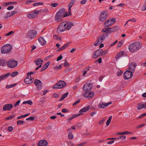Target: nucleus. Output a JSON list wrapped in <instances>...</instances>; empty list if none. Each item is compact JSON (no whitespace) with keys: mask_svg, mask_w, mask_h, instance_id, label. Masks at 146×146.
<instances>
[{"mask_svg":"<svg viewBox=\"0 0 146 146\" xmlns=\"http://www.w3.org/2000/svg\"><path fill=\"white\" fill-rule=\"evenodd\" d=\"M105 120V119H102L99 122V124L100 125H102L104 123Z\"/></svg>","mask_w":146,"mask_h":146,"instance_id":"obj_58","label":"nucleus"},{"mask_svg":"<svg viewBox=\"0 0 146 146\" xmlns=\"http://www.w3.org/2000/svg\"><path fill=\"white\" fill-rule=\"evenodd\" d=\"M123 52L121 51L118 53L115 56V58L116 60L118 59L120 57L123 56Z\"/></svg>","mask_w":146,"mask_h":146,"instance_id":"obj_28","label":"nucleus"},{"mask_svg":"<svg viewBox=\"0 0 146 146\" xmlns=\"http://www.w3.org/2000/svg\"><path fill=\"white\" fill-rule=\"evenodd\" d=\"M14 33V31H10L8 33H7L6 34H5V35L6 36H8L10 35L11 34H12L13 33Z\"/></svg>","mask_w":146,"mask_h":146,"instance_id":"obj_55","label":"nucleus"},{"mask_svg":"<svg viewBox=\"0 0 146 146\" xmlns=\"http://www.w3.org/2000/svg\"><path fill=\"white\" fill-rule=\"evenodd\" d=\"M94 94L93 92H88L83 93V96L87 98L88 99H91L94 96Z\"/></svg>","mask_w":146,"mask_h":146,"instance_id":"obj_15","label":"nucleus"},{"mask_svg":"<svg viewBox=\"0 0 146 146\" xmlns=\"http://www.w3.org/2000/svg\"><path fill=\"white\" fill-rule=\"evenodd\" d=\"M96 112L94 111L91 112L90 113V115L91 116H93L95 114H96Z\"/></svg>","mask_w":146,"mask_h":146,"instance_id":"obj_63","label":"nucleus"},{"mask_svg":"<svg viewBox=\"0 0 146 146\" xmlns=\"http://www.w3.org/2000/svg\"><path fill=\"white\" fill-rule=\"evenodd\" d=\"M16 85L15 84H13L10 85H7L6 86V88L8 89L14 87Z\"/></svg>","mask_w":146,"mask_h":146,"instance_id":"obj_44","label":"nucleus"},{"mask_svg":"<svg viewBox=\"0 0 146 146\" xmlns=\"http://www.w3.org/2000/svg\"><path fill=\"white\" fill-rule=\"evenodd\" d=\"M87 143V141H85L84 142L77 145V146H83L85 145Z\"/></svg>","mask_w":146,"mask_h":146,"instance_id":"obj_49","label":"nucleus"},{"mask_svg":"<svg viewBox=\"0 0 146 146\" xmlns=\"http://www.w3.org/2000/svg\"><path fill=\"white\" fill-rule=\"evenodd\" d=\"M62 58V57L61 55L59 56L57 58L56 61H58L60 60H61Z\"/></svg>","mask_w":146,"mask_h":146,"instance_id":"obj_62","label":"nucleus"},{"mask_svg":"<svg viewBox=\"0 0 146 146\" xmlns=\"http://www.w3.org/2000/svg\"><path fill=\"white\" fill-rule=\"evenodd\" d=\"M99 50H96L93 55V57L94 58H96L100 56Z\"/></svg>","mask_w":146,"mask_h":146,"instance_id":"obj_26","label":"nucleus"},{"mask_svg":"<svg viewBox=\"0 0 146 146\" xmlns=\"http://www.w3.org/2000/svg\"><path fill=\"white\" fill-rule=\"evenodd\" d=\"M78 116L76 114H73L72 115V116L70 117L67 120L68 121V123L70 121H71L75 117H76Z\"/></svg>","mask_w":146,"mask_h":146,"instance_id":"obj_34","label":"nucleus"},{"mask_svg":"<svg viewBox=\"0 0 146 146\" xmlns=\"http://www.w3.org/2000/svg\"><path fill=\"white\" fill-rule=\"evenodd\" d=\"M6 60L3 59H0V66H5Z\"/></svg>","mask_w":146,"mask_h":146,"instance_id":"obj_29","label":"nucleus"},{"mask_svg":"<svg viewBox=\"0 0 146 146\" xmlns=\"http://www.w3.org/2000/svg\"><path fill=\"white\" fill-rule=\"evenodd\" d=\"M118 42L117 40H115L114 42L112 43L110 45V46H113L114 45L117 43Z\"/></svg>","mask_w":146,"mask_h":146,"instance_id":"obj_61","label":"nucleus"},{"mask_svg":"<svg viewBox=\"0 0 146 146\" xmlns=\"http://www.w3.org/2000/svg\"><path fill=\"white\" fill-rule=\"evenodd\" d=\"M142 105H141V104H138L137 106V109L139 110H140L142 109Z\"/></svg>","mask_w":146,"mask_h":146,"instance_id":"obj_50","label":"nucleus"},{"mask_svg":"<svg viewBox=\"0 0 146 146\" xmlns=\"http://www.w3.org/2000/svg\"><path fill=\"white\" fill-rule=\"evenodd\" d=\"M90 108V106H87L86 107L84 108L79 111V113L78 114H76L77 116H79L83 114H84V113L85 112L87 111H88Z\"/></svg>","mask_w":146,"mask_h":146,"instance_id":"obj_18","label":"nucleus"},{"mask_svg":"<svg viewBox=\"0 0 146 146\" xmlns=\"http://www.w3.org/2000/svg\"><path fill=\"white\" fill-rule=\"evenodd\" d=\"M73 4L71 3H69L68 5V12L69 13V14H70V11H71V8L73 5Z\"/></svg>","mask_w":146,"mask_h":146,"instance_id":"obj_40","label":"nucleus"},{"mask_svg":"<svg viewBox=\"0 0 146 146\" xmlns=\"http://www.w3.org/2000/svg\"><path fill=\"white\" fill-rule=\"evenodd\" d=\"M34 84L36 86L37 89L38 90H40L42 87V83L40 80L38 79H35L34 82Z\"/></svg>","mask_w":146,"mask_h":146,"instance_id":"obj_12","label":"nucleus"},{"mask_svg":"<svg viewBox=\"0 0 146 146\" xmlns=\"http://www.w3.org/2000/svg\"><path fill=\"white\" fill-rule=\"evenodd\" d=\"M47 141L44 139H42L38 141L37 144V146H46L48 145Z\"/></svg>","mask_w":146,"mask_h":146,"instance_id":"obj_19","label":"nucleus"},{"mask_svg":"<svg viewBox=\"0 0 146 146\" xmlns=\"http://www.w3.org/2000/svg\"><path fill=\"white\" fill-rule=\"evenodd\" d=\"M21 100H19L14 105V106L15 107H16V106H18L20 103Z\"/></svg>","mask_w":146,"mask_h":146,"instance_id":"obj_52","label":"nucleus"},{"mask_svg":"<svg viewBox=\"0 0 146 146\" xmlns=\"http://www.w3.org/2000/svg\"><path fill=\"white\" fill-rule=\"evenodd\" d=\"M92 85L91 83H86L84 84L83 87V90L85 91L90 90L92 88Z\"/></svg>","mask_w":146,"mask_h":146,"instance_id":"obj_16","label":"nucleus"},{"mask_svg":"<svg viewBox=\"0 0 146 146\" xmlns=\"http://www.w3.org/2000/svg\"><path fill=\"white\" fill-rule=\"evenodd\" d=\"M33 79L31 78H29L26 77L24 79V82L27 84H30L32 83L33 81Z\"/></svg>","mask_w":146,"mask_h":146,"instance_id":"obj_22","label":"nucleus"},{"mask_svg":"<svg viewBox=\"0 0 146 146\" xmlns=\"http://www.w3.org/2000/svg\"><path fill=\"white\" fill-rule=\"evenodd\" d=\"M34 119V117L33 116H31L29 118H27L26 120V121H27V120H29L33 121Z\"/></svg>","mask_w":146,"mask_h":146,"instance_id":"obj_51","label":"nucleus"},{"mask_svg":"<svg viewBox=\"0 0 146 146\" xmlns=\"http://www.w3.org/2000/svg\"><path fill=\"white\" fill-rule=\"evenodd\" d=\"M13 106L11 104H7L5 105L3 107V111H10L13 108Z\"/></svg>","mask_w":146,"mask_h":146,"instance_id":"obj_17","label":"nucleus"},{"mask_svg":"<svg viewBox=\"0 0 146 146\" xmlns=\"http://www.w3.org/2000/svg\"><path fill=\"white\" fill-rule=\"evenodd\" d=\"M134 72L130 70L126 71L124 73L123 78L126 80H128L130 78L133 76V73Z\"/></svg>","mask_w":146,"mask_h":146,"instance_id":"obj_11","label":"nucleus"},{"mask_svg":"<svg viewBox=\"0 0 146 146\" xmlns=\"http://www.w3.org/2000/svg\"><path fill=\"white\" fill-rule=\"evenodd\" d=\"M37 34V32L35 30H31L29 31L27 34L26 37L30 40L34 39Z\"/></svg>","mask_w":146,"mask_h":146,"instance_id":"obj_3","label":"nucleus"},{"mask_svg":"<svg viewBox=\"0 0 146 146\" xmlns=\"http://www.w3.org/2000/svg\"><path fill=\"white\" fill-rule=\"evenodd\" d=\"M76 129V127L75 126H73L71 127L70 128L68 129L67 130V131H72L71 129Z\"/></svg>","mask_w":146,"mask_h":146,"instance_id":"obj_47","label":"nucleus"},{"mask_svg":"<svg viewBox=\"0 0 146 146\" xmlns=\"http://www.w3.org/2000/svg\"><path fill=\"white\" fill-rule=\"evenodd\" d=\"M137 66L136 64L134 62H129V65L128 70H130L133 72L135 71V69Z\"/></svg>","mask_w":146,"mask_h":146,"instance_id":"obj_14","label":"nucleus"},{"mask_svg":"<svg viewBox=\"0 0 146 146\" xmlns=\"http://www.w3.org/2000/svg\"><path fill=\"white\" fill-rule=\"evenodd\" d=\"M12 48V46L11 44H7L2 47L1 52L4 54L8 53L11 51Z\"/></svg>","mask_w":146,"mask_h":146,"instance_id":"obj_4","label":"nucleus"},{"mask_svg":"<svg viewBox=\"0 0 146 146\" xmlns=\"http://www.w3.org/2000/svg\"><path fill=\"white\" fill-rule=\"evenodd\" d=\"M38 13L39 11L37 10H35L33 12L28 14L27 15V17L30 19L34 18L38 15Z\"/></svg>","mask_w":146,"mask_h":146,"instance_id":"obj_13","label":"nucleus"},{"mask_svg":"<svg viewBox=\"0 0 146 146\" xmlns=\"http://www.w3.org/2000/svg\"><path fill=\"white\" fill-rule=\"evenodd\" d=\"M66 83L63 80H60L56 84L52 86L53 89H61L66 86Z\"/></svg>","mask_w":146,"mask_h":146,"instance_id":"obj_5","label":"nucleus"},{"mask_svg":"<svg viewBox=\"0 0 146 146\" xmlns=\"http://www.w3.org/2000/svg\"><path fill=\"white\" fill-rule=\"evenodd\" d=\"M67 27V22L65 21L62 22L60 25L58 27Z\"/></svg>","mask_w":146,"mask_h":146,"instance_id":"obj_31","label":"nucleus"},{"mask_svg":"<svg viewBox=\"0 0 146 146\" xmlns=\"http://www.w3.org/2000/svg\"><path fill=\"white\" fill-rule=\"evenodd\" d=\"M130 132L127 131H125L122 132H119L116 133V135H122L123 134H127L130 133Z\"/></svg>","mask_w":146,"mask_h":146,"instance_id":"obj_33","label":"nucleus"},{"mask_svg":"<svg viewBox=\"0 0 146 146\" xmlns=\"http://www.w3.org/2000/svg\"><path fill=\"white\" fill-rule=\"evenodd\" d=\"M71 12H70V14H69V13L68 12V13L67 12H66L65 11V13H64L63 15V17H64L68 16H69L70 15H71Z\"/></svg>","mask_w":146,"mask_h":146,"instance_id":"obj_48","label":"nucleus"},{"mask_svg":"<svg viewBox=\"0 0 146 146\" xmlns=\"http://www.w3.org/2000/svg\"><path fill=\"white\" fill-rule=\"evenodd\" d=\"M7 63L8 67L10 68H14L18 64L17 62L13 59L9 60L7 62Z\"/></svg>","mask_w":146,"mask_h":146,"instance_id":"obj_10","label":"nucleus"},{"mask_svg":"<svg viewBox=\"0 0 146 146\" xmlns=\"http://www.w3.org/2000/svg\"><path fill=\"white\" fill-rule=\"evenodd\" d=\"M8 130L10 132L13 129V128L12 127L9 126L8 128Z\"/></svg>","mask_w":146,"mask_h":146,"instance_id":"obj_59","label":"nucleus"},{"mask_svg":"<svg viewBox=\"0 0 146 146\" xmlns=\"http://www.w3.org/2000/svg\"><path fill=\"white\" fill-rule=\"evenodd\" d=\"M111 104V102H108L107 103H100L98 107L100 108H105L107 106H109Z\"/></svg>","mask_w":146,"mask_h":146,"instance_id":"obj_20","label":"nucleus"},{"mask_svg":"<svg viewBox=\"0 0 146 146\" xmlns=\"http://www.w3.org/2000/svg\"><path fill=\"white\" fill-rule=\"evenodd\" d=\"M74 26V24L72 22H67V27H72Z\"/></svg>","mask_w":146,"mask_h":146,"instance_id":"obj_37","label":"nucleus"},{"mask_svg":"<svg viewBox=\"0 0 146 146\" xmlns=\"http://www.w3.org/2000/svg\"><path fill=\"white\" fill-rule=\"evenodd\" d=\"M43 4V3L42 2H38L33 3V5L34 6H37L39 5H42Z\"/></svg>","mask_w":146,"mask_h":146,"instance_id":"obj_43","label":"nucleus"},{"mask_svg":"<svg viewBox=\"0 0 146 146\" xmlns=\"http://www.w3.org/2000/svg\"><path fill=\"white\" fill-rule=\"evenodd\" d=\"M69 134L68 137L69 139H72L73 138V135L72 133V131H68Z\"/></svg>","mask_w":146,"mask_h":146,"instance_id":"obj_35","label":"nucleus"},{"mask_svg":"<svg viewBox=\"0 0 146 146\" xmlns=\"http://www.w3.org/2000/svg\"><path fill=\"white\" fill-rule=\"evenodd\" d=\"M106 11H102L99 17V20L101 22H104L106 19L107 17V14Z\"/></svg>","mask_w":146,"mask_h":146,"instance_id":"obj_9","label":"nucleus"},{"mask_svg":"<svg viewBox=\"0 0 146 146\" xmlns=\"http://www.w3.org/2000/svg\"><path fill=\"white\" fill-rule=\"evenodd\" d=\"M116 30H117L115 29L114 28H104L102 31V32L103 33L101 34L98 37L97 41L94 44V45L96 46H98L100 43H102L104 41L110 33Z\"/></svg>","mask_w":146,"mask_h":146,"instance_id":"obj_1","label":"nucleus"},{"mask_svg":"<svg viewBox=\"0 0 146 146\" xmlns=\"http://www.w3.org/2000/svg\"><path fill=\"white\" fill-rule=\"evenodd\" d=\"M68 92H67L66 93L64 94H63L62 96L61 97V98L60 100H59L60 101H61L63 100L64 98H65L66 97H67L68 95Z\"/></svg>","mask_w":146,"mask_h":146,"instance_id":"obj_32","label":"nucleus"},{"mask_svg":"<svg viewBox=\"0 0 146 146\" xmlns=\"http://www.w3.org/2000/svg\"><path fill=\"white\" fill-rule=\"evenodd\" d=\"M62 112L63 113H67L68 112V111L66 109L64 108L62 110Z\"/></svg>","mask_w":146,"mask_h":146,"instance_id":"obj_60","label":"nucleus"},{"mask_svg":"<svg viewBox=\"0 0 146 146\" xmlns=\"http://www.w3.org/2000/svg\"><path fill=\"white\" fill-rule=\"evenodd\" d=\"M65 13V10L64 9L62 8L60 9L56 13L55 17V20L56 21H58L62 17H63L64 13Z\"/></svg>","mask_w":146,"mask_h":146,"instance_id":"obj_6","label":"nucleus"},{"mask_svg":"<svg viewBox=\"0 0 146 146\" xmlns=\"http://www.w3.org/2000/svg\"><path fill=\"white\" fill-rule=\"evenodd\" d=\"M25 123V121L22 120H18L17 121V124L18 125H23Z\"/></svg>","mask_w":146,"mask_h":146,"instance_id":"obj_42","label":"nucleus"},{"mask_svg":"<svg viewBox=\"0 0 146 146\" xmlns=\"http://www.w3.org/2000/svg\"><path fill=\"white\" fill-rule=\"evenodd\" d=\"M70 28H64L61 29V28H57V32L58 33H61L66 30L68 31L70 30Z\"/></svg>","mask_w":146,"mask_h":146,"instance_id":"obj_24","label":"nucleus"},{"mask_svg":"<svg viewBox=\"0 0 146 146\" xmlns=\"http://www.w3.org/2000/svg\"><path fill=\"white\" fill-rule=\"evenodd\" d=\"M14 115H11L9 117H7V118H5V119L6 120H9L13 118L14 117Z\"/></svg>","mask_w":146,"mask_h":146,"instance_id":"obj_54","label":"nucleus"},{"mask_svg":"<svg viewBox=\"0 0 146 146\" xmlns=\"http://www.w3.org/2000/svg\"><path fill=\"white\" fill-rule=\"evenodd\" d=\"M80 102V100H78L75 102L73 104V106H75L76 105L78 104L79 102Z\"/></svg>","mask_w":146,"mask_h":146,"instance_id":"obj_57","label":"nucleus"},{"mask_svg":"<svg viewBox=\"0 0 146 146\" xmlns=\"http://www.w3.org/2000/svg\"><path fill=\"white\" fill-rule=\"evenodd\" d=\"M58 5V4L57 3H53L51 4L50 5L53 7H55L57 6Z\"/></svg>","mask_w":146,"mask_h":146,"instance_id":"obj_53","label":"nucleus"},{"mask_svg":"<svg viewBox=\"0 0 146 146\" xmlns=\"http://www.w3.org/2000/svg\"><path fill=\"white\" fill-rule=\"evenodd\" d=\"M69 45V43H67L65 44L64 45L61 47L60 48H59L58 50L57 51H59L62 50H63L66 48H67Z\"/></svg>","mask_w":146,"mask_h":146,"instance_id":"obj_27","label":"nucleus"},{"mask_svg":"<svg viewBox=\"0 0 146 146\" xmlns=\"http://www.w3.org/2000/svg\"><path fill=\"white\" fill-rule=\"evenodd\" d=\"M136 21V19L134 18H133L131 19H130L127 21L125 24V25L126 24H127V23H129V22H135Z\"/></svg>","mask_w":146,"mask_h":146,"instance_id":"obj_39","label":"nucleus"},{"mask_svg":"<svg viewBox=\"0 0 146 146\" xmlns=\"http://www.w3.org/2000/svg\"><path fill=\"white\" fill-rule=\"evenodd\" d=\"M50 64V62H48L47 63H46L42 67V68L40 70V71L41 72L44 70L48 67V66H49Z\"/></svg>","mask_w":146,"mask_h":146,"instance_id":"obj_25","label":"nucleus"},{"mask_svg":"<svg viewBox=\"0 0 146 146\" xmlns=\"http://www.w3.org/2000/svg\"><path fill=\"white\" fill-rule=\"evenodd\" d=\"M43 62V60L40 58L37 59L34 61L35 63L37 66H39L40 64H42Z\"/></svg>","mask_w":146,"mask_h":146,"instance_id":"obj_23","label":"nucleus"},{"mask_svg":"<svg viewBox=\"0 0 146 146\" xmlns=\"http://www.w3.org/2000/svg\"><path fill=\"white\" fill-rule=\"evenodd\" d=\"M70 64L66 62V60H65V62L64 64V66L65 67H67L69 66Z\"/></svg>","mask_w":146,"mask_h":146,"instance_id":"obj_56","label":"nucleus"},{"mask_svg":"<svg viewBox=\"0 0 146 146\" xmlns=\"http://www.w3.org/2000/svg\"><path fill=\"white\" fill-rule=\"evenodd\" d=\"M18 72L17 71L12 72L11 74L8 73L4 75H2L0 76V82L5 79L8 77L10 75L11 77H13L17 75Z\"/></svg>","mask_w":146,"mask_h":146,"instance_id":"obj_7","label":"nucleus"},{"mask_svg":"<svg viewBox=\"0 0 146 146\" xmlns=\"http://www.w3.org/2000/svg\"><path fill=\"white\" fill-rule=\"evenodd\" d=\"M141 45L140 42H134L129 45L128 49L130 52H134L140 49L141 47Z\"/></svg>","mask_w":146,"mask_h":146,"instance_id":"obj_2","label":"nucleus"},{"mask_svg":"<svg viewBox=\"0 0 146 146\" xmlns=\"http://www.w3.org/2000/svg\"><path fill=\"white\" fill-rule=\"evenodd\" d=\"M38 41L40 44L42 45H44L46 44V41L44 40L43 38L42 37H39L38 39Z\"/></svg>","mask_w":146,"mask_h":146,"instance_id":"obj_21","label":"nucleus"},{"mask_svg":"<svg viewBox=\"0 0 146 146\" xmlns=\"http://www.w3.org/2000/svg\"><path fill=\"white\" fill-rule=\"evenodd\" d=\"M112 119V116H110L109 117L108 120L106 122V124L107 126H108L110 123L111 120Z\"/></svg>","mask_w":146,"mask_h":146,"instance_id":"obj_38","label":"nucleus"},{"mask_svg":"<svg viewBox=\"0 0 146 146\" xmlns=\"http://www.w3.org/2000/svg\"><path fill=\"white\" fill-rule=\"evenodd\" d=\"M126 138V136L125 135L120 136L117 137H114L112 138V139L114 140H118L119 139H121V140H123Z\"/></svg>","mask_w":146,"mask_h":146,"instance_id":"obj_30","label":"nucleus"},{"mask_svg":"<svg viewBox=\"0 0 146 146\" xmlns=\"http://www.w3.org/2000/svg\"><path fill=\"white\" fill-rule=\"evenodd\" d=\"M146 115V113H143V114H142L139 117H137L136 118V119H140L141 118H142L145 117Z\"/></svg>","mask_w":146,"mask_h":146,"instance_id":"obj_45","label":"nucleus"},{"mask_svg":"<svg viewBox=\"0 0 146 146\" xmlns=\"http://www.w3.org/2000/svg\"><path fill=\"white\" fill-rule=\"evenodd\" d=\"M123 42L122 40L119 41L117 44V47H120L123 44Z\"/></svg>","mask_w":146,"mask_h":146,"instance_id":"obj_46","label":"nucleus"},{"mask_svg":"<svg viewBox=\"0 0 146 146\" xmlns=\"http://www.w3.org/2000/svg\"><path fill=\"white\" fill-rule=\"evenodd\" d=\"M68 145L70 146H74V144L71 141H66Z\"/></svg>","mask_w":146,"mask_h":146,"instance_id":"obj_41","label":"nucleus"},{"mask_svg":"<svg viewBox=\"0 0 146 146\" xmlns=\"http://www.w3.org/2000/svg\"><path fill=\"white\" fill-rule=\"evenodd\" d=\"M14 8V7L13 6H11L8 7L7 8V9L8 10H10L11 9H13Z\"/></svg>","mask_w":146,"mask_h":146,"instance_id":"obj_64","label":"nucleus"},{"mask_svg":"<svg viewBox=\"0 0 146 146\" xmlns=\"http://www.w3.org/2000/svg\"><path fill=\"white\" fill-rule=\"evenodd\" d=\"M116 21L115 19L114 18H110L106 21L104 24V26L108 27L114 24Z\"/></svg>","mask_w":146,"mask_h":146,"instance_id":"obj_8","label":"nucleus"},{"mask_svg":"<svg viewBox=\"0 0 146 146\" xmlns=\"http://www.w3.org/2000/svg\"><path fill=\"white\" fill-rule=\"evenodd\" d=\"M28 104L30 105H31L33 104V102L31 100H29L28 101H24L23 103V104Z\"/></svg>","mask_w":146,"mask_h":146,"instance_id":"obj_36","label":"nucleus"}]
</instances>
